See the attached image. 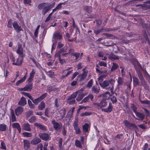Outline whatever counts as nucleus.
Instances as JSON below:
<instances>
[{
    "mask_svg": "<svg viewBox=\"0 0 150 150\" xmlns=\"http://www.w3.org/2000/svg\"><path fill=\"white\" fill-rule=\"evenodd\" d=\"M94 104L98 109H101L103 108H104L106 106L108 105V102L105 99L103 98L99 103H94Z\"/></svg>",
    "mask_w": 150,
    "mask_h": 150,
    "instance_id": "7ed1b4c3",
    "label": "nucleus"
},
{
    "mask_svg": "<svg viewBox=\"0 0 150 150\" xmlns=\"http://www.w3.org/2000/svg\"><path fill=\"white\" fill-rule=\"evenodd\" d=\"M137 72L139 79L141 81L143 80L144 79V78L140 71L139 70H138V71H137Z\"/></svg>",
    "mask_w": 150,
    "mask_h": 150,
    "instance_id": "09e8293b",
    "label": "nucleus"
},
{
    "mask_svg": "<svg viewBox=\"0 0 150 150\" xmlns=\"http://www.w3.org/2000/svg\"><path fill=\"white\" fill-rule=\"evenodd\" d=\"M100 90V87L97 84L96 85L93 86L92 88V91L96 94L98 93Z\"/></svg>",
    "mask_w": 150,
    "mask_h": 150,
    "instance_id": "4468645a",
    "label": "nucleus"
},
{
    "mask_svg": "<svg viewBox=\"0 0 150 150\" xmlns=\"http://www.w3.org/2000/svg\"><path fill=\"white\" fill-rule=\"evenodd\" d=\"M23 57L21 56L18 57L16 60H14L12 64H13L17 66L21 65L23 61Z\"/></svg>",
    "mask_w": 150,
    "mask_h": 150,
    "instance_id": "423d86ee",
    "label": "nucleus"
},
{
    "mask_svg": "<svg viewBox=\"0 0 150 150\" xmlns=\"http://www.w3.org/2000/svg\"><path fill=\"white\" fill-rule=\"evenodd\" d=\"M102 35H105L108 38H110L112 39V37H113V35L109 33H104L102 34Z\"/></svg>",
    "mask_w": 150,
    "mask_h": 150,
    "instance_id": "338daca9",
    "label": "nucleus"
},
{
    "mask_svg": "<svg viewBox=\"0 0 150 150\" xmlns=\"http://www.w3.org/2000/svg\"><path fill=\"white\" fill-rule=\"evenodd\" d=\"M10 113L11 115V120L12 122H14L16 121V118L15 115L13 110L12 109H10Z\"/></svg>",
    "mask_w": 150,
    "mask_h": 150,
    "instance_id": "412c9836",
    "label": "nucleus"
},
{
    "mask_svg": "<svg viewBox=\"0 0 150 150\" xmlns=\"http://www.w3.org/2000/svg\"><path fill=\"white\" fill-rule=\"evenodd\" d=\"M110 99L113 104L116 103L117 101V99L115 96H113Z\"/></svg>",
    "mask_w": 150,
    "mask_h": 150,
    "instance_id": "8fccbe9b",
    "label": "nucleus"
},
{
    "mask_svg": "<svg viewBox=\"0 0 150 150\" xmlns=\"http://www.w3.org/2000/svg\"><path fill=\"white\" fill-rule=\"evenodd\" d=\"M23 135L24 137H30L32 136V134L28 132H24L23 133Z\"/></svg>",
    "mask_w": 150,
    "mask_h": 150,
    "instance_id": "79ce46f5",
    "label": "nucleus"
},
{
    "mask_svg": "<svg viewBox=\"0 0 150 150\" xmlns=\"http://www.w3.org/2000/svg\"><path fill=\"white\" fill-rule=\"evenodd\" d=\"M133 81L134 85H137L138 83V80L137 78L136 77L133 78Z\"/></svg>",
    "mask_w": 150,
    "mask_h": 150,
    "instance_id": "e2e57ef3",
    "label": "nucleus"
},
{
    "mask_svg": "<svg viewBox=\"0 0 150 150\" xmlns=\"http://www.w3.org/2000/svg\"><path fill=\"white\" fill-rule=\"evenodd\" d=\"M24 147L25 149H27L30 147V143L29 142L26 140H23Z\"/></svg>",
    "mask_w": 150,
    "mask_h": 150,
    "instance_id": "393cba45",
    "label": "nucleus"
},
{
    "mask_svg": "<svg viewBox=\"0 0 150 150\" xmlns=\"http://www.w3.org/2000/svg\"><path fill=\"white\" fill-rule=\"evenodd\" d=\"M113 107L112 103L110 102L109 103L108 106L107 108L102 109V111L108 113L111 112L112 110Z\"/></svg>",
    "mask_w": 150,
    "mask_h": 150,
    "instance_id": "9d476101",
    "label": "nucleus"
},
{
    "mask_svg": "<svg viewBox=\"0 0 150 150\" xmlns=\"http://www.w3.org/2000/svg\"><path fill=\"white\" fill-rule=\"evenodd\" d=\"M68 54V53H65V52H58L56 53L55 54L56 57H64L66 56V55Z\"/></svg>",
    "mask_w": 150,
    "mask_h": 150,
    "instance_id": "f3484780",
    "label": "nucleus"
},
{
    "mask_svg": "<svg viewBox=\"0 0 150 150\" xmlns=\"http://www.w3.org/2000/svg\"><path fill=\"white\" fill-rule=\"evenodd\" d=\"M91 113L90 112H86L82 113L80 115L81 117L89 116L91 115Z\"/></svg>",
    "mask_w": 150,
    "mask_h": 150,
    "instance_id": "de8ad7c7",
    "label": "nucleus"
},
{
    "mask_svg": "<svg viewBox=\"0 0 150 150\" xmlns=\"http://www.w3.org/2000/svg\"><path fill=\"white\" fill-rule=\"evenodd\" d=\"M28 104L30 108L34 109L35 108L34 105L32 103L31 101L29 100H28Z\"/></svg>",
    "mask_w": 150,
    "mask_h": 150,
    "instance_id": "c03bdc74",
    "label": "nucleus"
},
{
    "mask_svg": "<svg viewBox=\"0 0 150 150\" xmlns=\"http://www.w3.org/2000/svg\"><path fill=\"white\" fill-rule=\"evenodd\" d=\"M34 125L42 130L46 131L47 130L46 127L41 123L36 122L35 123Z\"/></svg>",
    "mask_w": 150,
    "mask_h": 150,
    "instance_id": "ddd939ff",
    "label": "nucleus"
},
{
    "mask_svg": "<svg viewBox=\"0 0 150 150\" xmlns=\"http://www.w3.org/2000/svg\"><path fill=\"white\" fill-rule=\"evenodd\" d=\"M41 141V140L40 138L36 137L31 141V143L33 145H36L40 142Z\"/></svg>",
    "mask_w": 150,
    "mask_h": 150,
    "instance_id": "dca6fc26",
    "label": "nucleus"
},
{
    "mask_svg": "<svg viewBox=\"0 0 150 150\" xmlns=\"http://www.w3.org/2000/svg\"><path fill=\"white\" fill-rule=\"evenodd\" d=\"M83 132L85 134L88 132V129L89 127V125L88 123H85L82 127Z\"/></svg>",
    "mask_w": 150,
    "mask_h": 150,
    "instance_id": "4be33fe9",
    "label": "nucleus"
},
{
    "mask_svg": "<svg viewBox=\"0 0 150 150\" xmlns=\"http://www.w3.org/2000/svg\"><path fill=\"white\" fill-rule=\"evenodd\" d=\"M22 126L23 129L25 131L30 132L31 130L30 124L27 122L24 123Z\"/></svg>",
    "mask_w": 150,
    "mask_h": 150,
    "instance_id": "9b49d317",
    "label": "nucleus"
},
{
    "mask_svg": "<svg viewBox=\"0 0 150 150\" xmlns=\"http://www.w3.org/2000/svg\"><path fill=\"white\" fill-rule=\"evenodd\" d=\"M115 82V80L111 79L109 80H105L102 83H99V84L103 88L108 89L110 88L111 85H114Z\"/></svg>",
    "mask_w": 150,
    "mask_h": 150,
    "instance_id": "f03ea898",
    "label": "nucleus"
},
{
    "mask_svg": "<svg viewBox=\"0 0 150 150\" xmlns=\"http://www.w3.org/2000/svg\"><path fill=\"white\" fill-rule=\"evenodd\" d=\"M140 102L142 104H146L148 105L149 104V103H150V101L148 100H145L144 101H142L140 100Z\"/></svg>",
    "mask_w": 150,
    "mask_h": 150,
    "instance_id": "bf43d9fd",
    "label": "nucleus"
},
{
    "mask_svg": "<svg viewBox=\"0 0 150 150\" xmlns=\"http://www.w3.org/2000/svg\"><path fill=\"white\" fill-rule=\"evenodd\" d=\"M72 55L75 56L76 57L75 60H78L79 59H80V54L79 53H75L72 54Z\"/></svg>",
    "mask_w": 150,
    "mask_h": 150,
    "instance_id": "ea45409f",
    "label": "nucleus"
},
{
    "mask_svg": "<svg viewBox=\"0 0 150 150\" xmlns=\"http://www.w3.org/2000/svg\"><path fill=\"white\" fill-rule=\"evenodd\" d=\"M65 5V2L62 3L58 4L56 7V9H59L62 8V5Z\"/></svg>",
    "mask_w": 150,
    "mask_h": 150,
    "instance_id": "603ef678",
    "label": "nucleus"
},
{
    "mask_svg": "<svg viewBox=\"0 0 150 150\" xmlns=\"http://www.w3.org/2000/svg\"><path fill=\"white\" fill-rule=\"evenodd\" d=\"M12 127L13 128H17L18 131L19 133H20L21 129L20 124L17 122L14 123L12 124Z\"/></svg>",
    "mask_w": 150,
    "mask_h": 150,
    "instance_id": "a211bd4d",
    "label": "nucleus"
},
{
    "mask_svg": "<svg viewBox=\"0 0 150 150\" xmlns=\"http://www.w3.org/2000/svg\"><path fill=\"white\" fill-rule=\"evenodd\" d=\"M75 108V107H73L70 109L67 114L68 117H71L73 116Z\"/></svg>",
    "mask_w": 150,
    "mask_h": 150,
    "instance_id": "b1692460",
    "label": "nucleus"
},
{
    "mask_svg": "<svg viewBox=\"0 0 150 150\" xmlns=\"http://www.w3.org/2000/svg\"><path fill=\"white\" fill-rule=\"evenodd\" d=\"M57 88L54 87L48 86L47 87V91L49 93L56 91Z\"/></svg>",
    "mask_w": 150,
    "mask_h": 150,
    "instance_id": "bb28decb",
    "label": "nucleus"
},
{
    "mask_svg": "<svg viewBox=\"0 0 150 150\" xmlns=\"http://www.w3.org/2000/svg\"><path fill=\"white\" fill-rule=\"evenodd\" d=\"M47 95V93H44L42 94L39 97L40 98L41 100L44 99Z\"/></svg>",
    "mask_w": 150,
    "mask_h": 150,
    "instance_id": "5fc2aeb1",
    "label": "nucleus"
},
{
    "mask_svg": "<svg viewBox=\"0 0 150 150\" xmlns=\"http://www.w3.org/2000/svg\"><path fill=\"white\" fill-rule=\"evenodd\" d=\"M27 103V101L26 99L25 98L23 97H22L20 100L18 102V104L21 106H24Z\"/></svg>",
    "mask_w": 150,
    "mask_h": 150,
    "instance_id": "6ab92c4d",
    "label": "nucleus"
},
{
    "mask_svg": "<svg viewBox=\"0 0 150 150\" xmlns=\"http://www.w3.org/2000/svg\"><path fill=\"white\" fill-rule=\"evenodd\" d=\"M33 112L32 110L28 111L26 113V116L27 117H29L31 115L33 114Z\"/></svg>",
    "mask_w": 150,
    "mask_h": 150,
    "instance_id": "3c124183",
    "label": "nucleus"
},
{
    "mask_svg": "<svg viewBox=\"0 0 150 150\" xmlns=\"http://www.w3.org/2000/svg\"><path fill=\"white\" fill-rule=\"evenodd\" d=\"M55 3L53 2L52 4L48 3H43L39 4L38 6V8L40 10H42V13L43 15H45L50 10L54 7Z\"/></svg>",
    "mask_w": 150,
    "mask_h": 150,
    "instance_id": "f257e3e1",
    "label": "nucleus"
},
{
    "mask_svg": "<svg viewBox=\"0 0 150 150\" xmlns=\"http://www.w3.org/2000/svg\"><path fill=\"white\" fill-rule=\"evenodd\" d=\"M63 141V139L62 138H60L59 140V146L61 149L62 147V142Z\"/></svg>",
    "mask_w": 150,
    "mask_h": 150,
    "instance_id": "69168bd1",
    "label": "nucleus"
},
{
    "mask_svg": "<svg viewBox=\"0 0 150 150\" xmlns=\"http://www.w3.org/2000/svg\"><path fill=\"white\" fill-rule=\"evenodd\" d=\"M39 136L42 139L46 141L49 139L50 135L46 133H41L39 134Z\"/></svg>",
    "mask_w": 150,
    "mask_h": 150,
    "instance_id": "1a4fd4ad",
    "label": "nucleus"
},
{
    "mask_svg": "<svg viewBox=\"0 0 150 150\" xmlns=\"http://www.w3.org/2000/svg\"><path fill=\"white\" fill-rule=\"evenodd\" d=\"M109 58L110 59H119V57L117 55L113 54H111L109 56Z\"/></svg>",
    "mask_w": 150,
    "mask_h": 150,
    "instance_id": "72a5a7b5",
    "label": "nucleus"
},
{
    "mask_svg": "<svg viewBox=\"0 0 150 150\" xmlns=\"http://www.w3.org/2000/svg\"><path fill=\"white\" fill-rule=\"evenodd\" d=\"M76 133L77 134H79L80 133L81 131L79 127L74 128Z\"/></svg>",
    "mask_w": 150,
    "mask_h": 150,
    "instance_id": "680f3d73",
    "label": "nucleus"
},
{
    "mask_svg": "<svg viewBox=\"0 0 150 150\" xmlns=\"http://www.w3.org/2000/svg\"><path fill=\"white\" fill-rule=\"evenodd\" d=\"M135 114L137 116L139 117V119H138V120H142L144 119V114H141L138 112H137L135 113Z\"/></svg>",
    "mask_w": 150,
    "mask_h": 150,
    "instance_id": "c85d7f7f",
    "label": "nucleus"
},
{
    "mask_svg": "<svg viewBox=\"0 0 150 150\" xmlns=\"http://www.w3.org/2000/svg\"><path fill=\"white\" fill-rule=\"evenodd\" d=\"M110 96V94L108 91L106 92L103 94V98H104L105 99L107 98H109Z\"/></svg>",
    "mask_w": 150,
    "mask_h": 150,
    "instance_id": "f704fd0d",
    "label": "nucleus"
},
{
    "mask_svg": "<svg viewBox=\"0 0 150 150\" xmlns=\"http://www.w3.org/2000/svg\"><path fill=\"white\" fill-rule=\"evenodd\" d=\"M6 125L4 124H0V132H4L6 130Z\"/></svg>",
    "mask_w": 150,
    "mask_h": 150,
    "instance_id": "7c9ffc66",
    "label": "nucleus"
},
{
    "mask_svg": "<svg viewBox=\"0 0 150 150\" xmlns=\"http://www.w3.org/2000/svg\"><path fill=\"white\" fill-rule=\"evenodd\" d=\"M79 73L78 72H75L73 75L72 77H71V80H73L74 78L78 75Z\"/></svg>",
    "mask_w": 150,
    "mask_h": 150,
    "instance_id": "774afa93",
    "label": "nucleus"
},
{
    "mask_svg": "<svg viewBox=\"0 0 150 150\" xmlns=\"http://www.w3.org/2000/svg\"><path fill=\"white\" fill-rule=\"evenodd\" d=\"M117 82L118 85H122L123 83V81L122 78L121 77H119L117 80Z\"/></svg>",
    "mask_w": 150,
    "mask_h": 150,
    "instance_id": "58836bf2",
    "label": "nucleus"
},
{
    "mask_svg": "<svg viewBox=\"0 0 150 150\" xmlns=\"http://www.w3.org/2000/svg\"><path fill=\"white\" fill-rule=\"evenodd\" d=\"M27 76L25 75L21 79L18 80L16 83V86H18L20 83H23L25 80Z\"/></svg>",
    "mask_w": 150,
    "mask_h": 150,
    "instance_id": "c756f323",
    "label": "nucleus"
},
{
    "mask_svg": "<svg viewBox=\"0 0 150 150\" xmlns=\"http://www.w3.org/2000/svg\"><path fill=\"white\" fill-rule=\"evenodd\" d=\"M23 111V109L21 106H18L15 110L16 115L18 116L21 115Z\"/></svg>",
    "mask_w": 150,
    "mask_h": 150,
    "instance_id": "f8f14e48",
    "label": "nucleus"
},
{
    "mask_svg": "<svg viewBox=\"0 0 150 150\" xmlns=\"http://www.w3.org/2000/svg\"><path fill=\"white\" fill-rule=\"evenodd\" d=\"M33 88V84H29L26 85L22 89L25 91H30Z\"/></svg>",
    "mask_w": 150,
    "mask_h": 150,
    "instance_id": "aec40b11",
    "label": "nucleus"
},
{
    "mask_svg": "<svg viewBox=\"0 0 150 150\" xmlns=\"http://www.w3.org/2000/svg\"><path fill=\"white\" fill-rule=\"evenodd\" d=\"M53 38L55 39L61 40L62 39V37L60 33L56 32L53 34Z\"/></svg>",
    "mask_w": 150,
    "mask_h": 150,
    "instance_id": "2eb2a0df",
    "label": "nucleus"
},
{
    "mask_svg": "<svg viewBox=\"0 0 150 150\" xmlns=\"http://www.w3.org/2000/svg\"><path fill=\"white\" fill-rule=\"evenodd\" d=\"M82 70L83 71V73L82 74H80L77 77V79L79 80V81H83L84 79L87 76L88 71L86 68H83Z\"/></svg>",
    "mask_w": 150,
    "mask_h": 150,
    "instance_id": "39448f33",
    "label": "nucleus"
},
{
    "mask_svg": "<svg viewBox=\"0 0 150 150\" xmlns=\"http://www.w3.org/2000/svg\"><path fill=\"white\" fill-rule=\"evenodd\" d=\"M35 105H37L38 103L40 102L41 100L40 97L36 99H34L33 98V97L31 99Z\"/></svg>",
    "mask_w": 150,
    "mask_h": 150,
    "instance_id": "cd10ccee",
    "label": "nucleus"
},
{
    "mask_svg": "<svg viewBox=\"0 0 150 150\" xmlns=\"http://www.w3.org/2000/svg\"><path fill=\"white\" fill-rule=\"evenodd\" d=\"M22 93L25 96H26L29 98L31 100L32 98L33 97L30 94L27 92H22Z\"/></svg>",
    "mask_w": 150,
    "mask_h": 150,
    "instance_id": "49530a36",
    "label": "nucleus"
},
{
    "mask_svg": "<svg viewBox=\"0 0 150 150\" xmlns=\"http://www.w3.org/2000/svg\"><path fill=\"white\" fill-rule=\"evenodd\" d=\"M74 128L79 127L78 124V120L77 119H75L74 123Z\"/></svg>",
    "mask_w": 150,
    "mask_h": 150,
    "instance_id": "864d4df0",
    "label": "nucleus"
},
{
    "mask_svg": "<svg viewBox=\"0 0 150 150\" xmlns=\"http://www.w3.org/2000/svg\"><path fill=\"white\" fill-rule=\"evenodd\" d=\"M50 108L49 107H47L45 110V115L47 117H49V113L50 111Z\"/></svg>",
    "mask_w": 150,
    "mask_h": 150,
    "instance_id": "a18cd8bd",
    "label": "nucleus"
},
{
    "mask_svg": "<svg viewBox=\"0 0 150 150\" xmlns=\"http://www.w3.org/2000/svg\"><path fill=\"white\" fill-rule=\"evenodd\" d=\"M52 123L55 130L57 131H60L62 127V125L61 122H56L54 120L52 121Z\"/></svg>",
    "mask_w": 150,
    "mask_h": 150,
    "instance_id": "20e7f679",
    "label": "nucleus"
},
{
    "mask_svg": "<svg viewBox=\"0 0 150 150\" xmlns=\"http://www.w3.org/2000/svg\"><path fill=\"white\" fill-rule=\"evenodd\" d=\"M93 84V80L91 79L88 82L87 86L90 88Z\"/></svg>",
    "mask_w": 150,
    "mask_h": 150,
    "instance_id": "4d7b16f0",
    "label": "nucleus"
},
{
    "mask_svg": "<svg viewBox=\"0 0 150 150\" xmlns=\"http://www.w3.org/2000/svg\"><path fill=\"white\" fill-rule=\"evenodd\" d=\"M123 123H124L125 126L128 128H129L132 126V124L127 120H125L123 122Z\"/></svg>",
    "mask_w": 150,
    "mask_h": 150,
    "instance_id": "c9c22d12",
    "label": "nucleus"
},
{
    "mask_svg": "<svg viewBox=\"0 0 150 150\" xmlns=\"http://www.w3.org/2000/svg\"><path fill=\"white\" fill-rule=\"evenodd\" d=\"M108 30H106L105 29L103 28L101 29H98L95 30L94 31V33L96 35H98V34L100 33L105 32L106 31H108Z\"/></svg>",
    "mask_w": 150,
    "mask_h": 150,
    "instance_id": "a878e982",
    "label": "nucleus"
},
{
    "mask_svg": "<svg viewBox=\"0 0 150 150\" xmlns=\"http://www.w3.org/2000/svg\"><path fill=\"white\" fill-rule=\"evenodd\" d=\"M16 52L20 56L24 57L23 49L22 47V45L20 43L18 44V49Z\"/></svg>",
    "mask_w": 150,
    "mask_h": 150,
    "instance_id": "0eeeda50",
    "label": "nucleus"
},
{
    "mask_svg": "<svg viewBox=\"0 0 150 150\" xmlns=\"http://www.w3.org/2000/svg\"><path fill=\"white\" fill-rule=\"evenodd\" d=\"M112 65L111 69V71H113L116 70L119 67L117 64L116 63H113Z\"/></svg>",
    "mask_w": 150,
    "mask_h": 150,
    "instance_id": "2f4dec72",
    "label": "nucleus"
},
{
    "mask_svg": "<svg viewBox=\"0 0 150 150\" xmlns=\"http://www.w3.org/2000/svg\"><path fill=\"white\" fill-rule=\"evenodd\" d=\"M45 107V103L43 101H42L38 106V109L40 110H43Z\"/></svg>",
    "mask_w": 150,
    "mask_h": 150,
    "instance_id": "5701e85b",
    "label": "nucleus"
},
{
    "mask_svg": "<svg viewBox=\"0 0 150 150\" xmlns=\"http://www.w3.org/2000/svg\"><path fill=\"white\" fill-rule=\"evenodd\" d=\"M13 26L16 32L19 33L21 31L23 30V29L21 26H19L17 22L14 21L13 23Z\"/></svg>",
    "mask_w": 150,
    "mask_h": 150,
    "instance_id": "6e6552de",
    "label": "nucleus"
},
{
    "mask_svg": "<svg viewBox=\"0 0 150 150\" xmlns=\"http://www.w3.org/2000/svg\"><path fill=\"white\" fill-rule=\"evenodd\" d=\"M37 120V118L35 116H33L29 120L30 123H33L35 122Z\"/></svg>",
    "mask_w": 150,
    "mask_h": 150,
    "instance_id": "a19ab883",
    "label": "nucleus"
},
{
    "mask_svg": "<svg viewBox=\"0 0 150 150\" xmlns=\"http://www.w3.org/2000/svg\"><path fill=\"white\" fill-rule=\"evenodd\" d=\"M84 9L85 11L89 13L91 11L92 8L91 6H86L84 7Z\"/></svg>",
    "mask_w": 150,
    "mask_h": 150,
    "instance_id": "37998d69",
    "label": "nucleus"
},
{
    "mask_svg": "<svg viewBox=\"0 0 150 150\" xmlns=\"http://www.w3.org/2000/svg\"><path fill=\"white\" fill-rule=\"evenodd\" d=\"M131 107L133 109V112L135 113H136V112H137L136 111L137 109V108L133 104H132L131 105Z\"/></svg>",
    "mask_w": 150,
    "mask_h": 150,
    "instance_id": "6e6d98bb",
    "label": "nucleus"
},
{
    "mask_svg": "<svg viewBox=\"0 0 150 150\" xmlns=\"http://www.w3.org/2000/svg\"><path fill=\"white\" fill-rule=\"evenodd\" d=\"M75 144L77 147L81 148L82 147V146L81 145V142L80 141L78 140H76L75 142Z\"/></svg>",
    "mask_w": 150,
    "mask_h": 150,
    "instance_id": "4c0bfd02",
    "label": "nucleus"
},
{
    "mask_svg": "<svg viewBox=\"0 0 150 150\" xmlns=\"http://www.w3.org/2000/svg\"><path fill=\"white\" fill-rule=\"evenodd\" d=\"M99 65L100 66H104L105 67L107 66V64L106 63L102 61L99 62Z\"/></svg>",
    "mask_w": 150,
    "mask_h": 150,
    "instance_id": "13d9d810",
    "label": "nucleus"
},
{
    "mask_svg": "<svg viewBox=\"0 0 150 150\" xmlns=\"http://www.w3.org/2000/svg\"><path fill=\"white\" fill-rule=\"evenodd\" d=\"M67 49V47L65 46L61 49L58 52H66Z\"/></svg>",
    "mask_w": 150,
    "mask_h": 150,
    "instance_id": "0e129e2a",
    "label": "nucleus"
},
{
    "mask_svg": "<svg viewBox=\"0 0 150 150\" xmlns=\"http://www.w3.org/2000/svg\"><path fill=\"white\" fill-rule=\"evenodd\" d=\"M84 96V95L82 93H79L76 99V100L78 101H80L83 98Z\"/></svg>",
    "mask_w": 150,
    "mask_h": 150,
    "instance_id": "e433bc0d",
    "label": "nucleus"
},
{
    "mask_svg": "<svg viewBox=\"0 0 150 150\" xmlns=\"http://www.w3.org/2000/svg\"><path fill=\"white\" fill-rule=\"evenodd\" d=\"M78 92V91H77L74 93L73 94L71 95L70 96H69L67 100H69L75 98L77 95Z\"/></svg>",
    "mask_w": 150,
    "mask_h": 150,
    "instance_id": "473e14b6",
    "label": "nucleus"
},
{
    "mask_svg": "<svg viewBox=\"0 0 150 150\" xmlns=\"http://www.w3.org/2000/svg\"><path fill=\"white\" fill-rule=\"evenodd\" d=\"M59 101V99L58 98H57L55 99V100L54 105L57 108L59 106V104H58Z\"/></svg>",
    "mask_w": 150,
    "mask_h": 150,
    "instance_id": "052dcab7",
    "label": "nucleus"
}]
</instances>
